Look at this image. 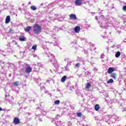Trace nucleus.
<instances>
[{
  "label": "nucleus",
  "instance_id": "obj_1",
  "mask_svg": "<svg viewBox=\"0 0 126 126\" xmlns=\"http://www.w3.org/2000/svg\"><path fill=\"white\" fill-rule=\"evenodd\" d=\"M48 57L50 58L49 59V62L52 63V64H53L55 67H57L59 65V64H58V62L56 61L55 55H54V54H51V55Z\"/></svg>",
  "mask_w": 126,
  "mask_h": 126
},
{
  "label": "nucleus",
  "instance_id": "obj_2",
  "mask_svg": "<svg viewBox=\"0 0 126 126\" xmlns=\"http://www.w3.org/2000/svg\"><path fill=\"white\" fill-rule=\"evenodd\" d=\"M33 32L35 34H40L42 31V28L39 25L35 24L33 26Z\"/></svg>",
  "mask_w": 126,
  "mask_h": 126
},
{
  "label": "nucleus",
  "instance_id": "obj_3",
  "mask_svg": "<svg viewBox=\"0 0 126 126\" xmlns=\"http://www.w3.org/2000/svg\"><path fill=\"white\" fill-rule=\"evenodd\" d=\"M36 112H38L39 114H43L44 116H46L47 115V112L46 111H44V108L43 107H41V108L40 109V107H37L36 108Z\"/></svg>",
  "mask_w": 126,
  "mask_h": 126
},
{
  "label": "nucleus",
  "instance_id": "obj_4",
  "mask_svg": "<svg viewBox=\"0 0 126 126\" xmlns=\"http://www.w3.org/2000/svg\"><path fill=\"white\" fill-rule=\"evenodd\" d=\"M32 71V68L30 67V65H28V66L25 68V72L26 73H30Z\"/></svg>",
  "mask_w": 126,
  "mask_h": 126
},
{
  "label": "nucleus",
  "instance_id": "obj_5",
  "mask_svg": "<svg viewBox=\"0 0 126 126\" xmlns=\"http://www.w3.org/2000/svg\"><path fill=\"white\" fill-rule=\"evenodd\" d=\"M115 70H116V68L112 67H109L107 70V73L111 74V73H113Z\"/></svg>",
  "mask_w": 126,
  "mask_h": 126
},
{
  "label": "nucleus",
  "instance_id": "obj_6",
  "mask_svg": "<svg viewBox=\"0 0 126 126\" xmlns=\"http://www.w3.org/2000/svg\"><path fill=\"white\" fill-rule=\"evenodd\" d=\"M13 123L15 124V125H19V124H20V120L19 119H18V118L15 117L13 120Z\"/></svg>",
  "mask_w": 126,
  "mask_h": 126
},
{
  "label": "nucleus",
  "instance_id": "obj_7",
  "mask_svg": "<svg viewBox=\"0 0 126 126\" xmlns=\"http://www.w3.org/2000/svg\"><path fill=\"white\" fill-rule=\"evenodd\" d=\"M35 116H36V117L35 118V120H37V119L39 123H42V122H43L42 118H41V114H38L37 115H35Z\"/></svg>",
  "mask_w": 126,
  "mask_h": 126
},
{
  "label": "nucleus",
  "instance_id": "obj_8",
  "mask_svg": "<svg viewBox=\"0 0 126 126\" xmlns=\"http://www.w3.org/2000/svg\"><path fill=\"white\" fill-rule=\"evenodd\" d=\"M75 5L79 6L82 4V0H75Z\"/></svg>",
  "mask_w": 126,
  "mask_h": 126
},
{
  "label": "nucleus",
  "instance_id": "obj_9",
  "mask_svg": "<svg viewBox=\"0 0 126 126\" xmlns=\"http://www.w3.org/2000/svg\"><path fill=\"white\" fill-rule=\"evenodd\" d=\"M74 31L76 33H79V31H80V27L77 26L74 28Z\"/></svg>",
  "mask_w": 126,
  "mask_h": 126
},
{
  "label": "nucleus",
  "instance_id": "obj_10",
  "mask_svg": "<svg viewBox=\"0 0 126 126\" xmlns=\"http://www.w3.org/2000/svg\"><path fill=\"white\" fill-rule=\"evenodd\" d=\"M9 22H10V16H7L5 19V23H6V24H8Z\"/></svg>",
  "mask_w": 126,
  "mask_h": 126
},
{
  "label": "nucleus",
  "instance_id": "obj_11",
  "mask_svg": "<svg viewBox=\"0 0 126 126\" xmlns=\"http://www.w3.org/2000/svg\"><path fill=\"white\" fill-rule=\"evenodd\" d=\"M62 122H61V121H57L56 122V126H64V125H63V124H62Z\"/></svg>",
  "mask_w": 126,
  "mask_h": 126
},
{
  "label": "nucleus",
  "instance_id": "obj_12",
  "mask_svg": "<svg viewBox=\"0 0 126 126\" xmlns=\"http://www.w3.org/2000/svg\"><path fill=\"white\" fill-rule=\"evenodd\" d=\"M70 18H71V19H74V20H76L77 19L76 15L73 14H70Z\"/></svg>",
  "mask_w": 126,
  "mask_h": 126
},
{
  "label": "nucleus",
  "instance_id": "obj_13",
  "mask_svg": "<svg viewBox=\"0 0 126 126\" xmlns=\"http://www.w3.org/2000/svg\"><path fill=\"white\" fill-rule=\"evenodd\" d=\"M32 27H27V28H24L25 29V31L26 32H29L30 31H31V29H32Z\"/></svg>",
  "mask_w": 126,
  "mask_h": 126
},
{
  "label": "nucleus",
  "instance_id": "obj_14",
  "mask_svg": "<svg viewBox=\"0 0 126 126\" xmlns=\"http://www.w3.org/2000/svg\"><path fill=\"white\" fill-rule=\"evenodd\" d=\"M91 74V72H89V71H87L85 73V75L86 77H89Z\"/></svg>",
  "mask_w": 126,
  "mask_h": 126
},
{
  "label": "nucleus",
  "instance_id": "obj_15",
  "mask_svg": "<svg viewBox=\"0 0 126 126\" xmlns=\"http://www.w3.org/2000/svg\"><path fill=\"white\" fill-rule=\"evenodd\" d=\"M110 77H111L112 78H113V79H116V75H117V74H116V73H111V74H110Z\"/></svg>",
  "mask_w": 126,
  "mask_h": 126
},
{
  "label": "nucleus",
  "instance_id": "obj_16",
  "mask_svg": "<svg viewBox=\"0 0 126 126\" xmlns=\"http://www.w3.org/2000/svg\"><path fill=\"white\" fill-rule=\"evenodd\" d=\"M0 65L1 68H4V62L2 61V60H0Z\"/></svg>",
  "mask_w": 126,
  "mask_h": 126
},
{
  "label": "nucleus",
  "instance_id": "obj_17",
  "mask_svg": "<svg viewBox=\"0 0 126 126\" xmlns=\"http://www.w3.org/2000/svg\"><path fill=\"white\" fill-rule=\"evenodd\" d=\"M99 109H100V106L99 105V104H96L94 106V110L95 111H98Z\"/></svg>",
  "mask_w": 126,
  "mask_h": 126
},
{
  "label": "nucleus",
  "instance_id": "obj_18",
  "mask_svg": "<svg viewBox=\"0 0 126 126\" xmlns=\"http://www.w3.org/2000/svg\"><path fill=\"white\" fill-rule=\"evenodd\" d=\"M120 56H121V52L120 51H118L115 54V57L116 58H119Z\"/></svg>",
  "mask_w": 126,
  "mask_h": 126
},
{
  "label": "nucleus",
  "instance_id": "obj_19",
  "mask_svg": "<svg viewBox=\"0 0 126 126\" xmlns=\"http://www.w3.org/2000/svg\"><path fill=\"white\" fill-rule=\"evenodd\" d=\"M66 76H63L61 79V82H64L66 79Z\"/></svg>",
  "mask_w": 126,
  "mask_h": 126
},
{
  "label": "nucleus",
  "instance_id": "obj_20",
  "mask_svg": "<svg viewBox=\"0 0 126 126\" xmlns=\"http://www.w3.org/2000/svg\"><path fill=\"white\" fill-rule=\"evenodd\" d=\"M19 40H20V41H25V40H26V37H25L24 36H21L19 37Z\"/></svg>",
  "mask_w": 126,
  "mask_h": 126
},
{
  "label": "nucleus",
  "instance_id": "obj_21",
  "mask_svg": "<svg viewBox=\"0 0 126 126\" xmlns=\"http://www.w3.org/2000/svg\"><path fill=\"white\" fill-rule=\"evenodd\" d=\"M91 86V84H90V83H87V84L86 85V89H89V88H90Z\"/></svg>",
  "mask_w": 126,
  "mask_h": 126
},
{
  "label": "nucleus",
  "instance_id": "obj_22",
  "mask_svg": "<svg viewBox=\"0 0 126 126\" xmlns=\"http://www.w3.org/2000/svg\"><path fill=\"white\" fill-rule=\"evenodd\" d=\"M31 9H32V10H36L37 9V7L32 5L31 6Z\"/></svg>",
  "mask_w": 126,
  "mask_h": 126
},
{
  "label": "nucleus",
  "instance_id": "obj_23",
  "mask_svg": "<svg viewBox=\"0 0 126 126\" xmlns=\"http://www.w3.org/2000/svg\"><path fill=\"white\" fill-rule=\"evenodd\" d=\"M117 49H119L120 51H123V49L122 48V46L121 45H118L117 46Z\"/></svg>",
  "mask_w": 126,
  "mask_h": 126
},
{
  "label": "nucleus",
  "instance_id": "obj_24",
  "mask_svg": "<svg viewBox=\"0 0 126 126\" xmlns=\"http://www.w3.org/2000/svg\"><path fill=\"white\" fill-rule=\"evenodd\" d=\"M32 50H34V51H35V50H37V45H33L32 48Z\"/></svg>",
  "mask_w": 126,
  "mask_h": 126
},
{
  "label": "nucleus",
  "instance_id": "obj_25",
  "mask_svg": "<svg viewBox=\"0 0 126 126\" xmlns=\"http://www.w3.org/2000/svg\"><path fill=\"white\" fill-rule=\"evenodd\" d=\"M77 116L79 118H81V116H82V113L81 112H78L77 113Z\"/></svg>",
  "mask_w": 126,
  "mask_h": 126
},
{
  "label": "nucleus",
  "instance_id": "obj_26",
  "mask_svg": "<svg viewBox=\"0 0 126 126\" xmlns=\"http://www.w3.org/2000/svg\"><path fill=\"white\" fill-rule=\"evenodd\" d=\"M113 82H114V80H113V79H110L107 81V83H113Z\"/></svg>",
  "mask_w": 126,
  "mask_h": 126
},
{
  "label": "nucleus",
  "instance_id": "obj_27",
  "mask_svg": "<svg viewBox=\"0 0 126 126\" xmlns=\"http://www.w3.org/2000/svg\"><path fill=\"white\" fill-rule=\"evenodd\" d=\"M60 100H56L55 102H54V103L56 104V105H59V104H60Z\"/></svg>",
  "mask_w": 126,
  "mask_h": 126
},
{
  "label": "nucleus",
  "instance_id": "obj_28",
  "mask_svg": "<svg viewBox=\"0 0 126 126\" xmlns=\"http://www.w3.org/2000/svg\"><path fill=\"white\" fill-rule=\"evenodd\" d=\"M75 66L77 68H78L80 66V63H77L75 65Z\"/></svg>",
  "mask_w": 126,
  "mask_h": 126
},
{
  "label": "nucleus",
  "instance_id": "obj_29",
  "mask_svg": "<svg viewBox=\"0 0 126 126\" xmlns=\"http://www.w3.org/2000/svg\"><path fill=\"white\" fill-rule=\"evenodd\" d=\"M100 28H102V29H104V28H106V25H103L102 24H101Z\"/></svg>",
  "mask_w": 126,
  "mask_h": 126
},
{
  "label": "nucleus",
  "instance_id": "obj_30",
  "mask_svg": "<svg viewBox=\"0 0 126 126\" xmlns=\"http://www.w3.org/2000/svg\"><path fill=\"white\" fill-rule=\"evenodd\" d=\"M122 9L124 11H126V5L123 6Z\"/></svg>",
  "mask_w": 126,
  "mask_h": 126
},
{
  "label": "nucleus",
  "instance_id": "obj_31",
  "mask_svg": "<svg viewBox=\"0 0 126 126\" xmlns=\"http://www.w3.org/2000/svg\"><path fill=\"white\" fill-rule=\"evenodd\" d=\"M14 86H18V82H15L14 83Z\"/></svg>",
  "mask_w": 126,
  "mask_h": 126
},
{
  "label": "nucleus",
  "instance_id": "obj_32",
  "mask_svg": "<svg viewBox=\"0 0 126 126\" xmlns=\"http://www.w3.org/2000/svg\"><path fill=\"white\" fill-rule=\"evenodd\" d=\"M51 37L55 39L56 38V34H53L51 36Z\"/></svg>",
  "mask_w": 126,
  "mask_h": 126
},
{
  "label": "nucleus",
  "instance_id": "obj_33",
  "mask_svg": "<svg viewBox=\"0 0 126 126\" xmlns=\"http://www.w3.org/2000/svg\"><path fill=\"white\" fill-rule=\"evenodd\" d=\"M70 107L72 110H74V107H73V105H70Z\"/></svg>",
  "mask_w": 126,
  "mask_h": 126
},
{
  "label": "nucleus",
  "instance_id": "obj_34",
  "mask_svg": "<svg viewBox=\"0 0 126 126\" xmlns=\"http://www.w3.org/2000/svg\"><path fill=\"white\" fill-rule=\"evenodd\" d=\"M100 58H101V59H104V54H102V55L100 56Z\"/></svg>",
  "mask_w": 126,
  "mask_h": 126
},
{
  "label": "nucleus",
  "instance_id": "obj_35",
  "mask_svg": "<svg viewBox=\"0 0 126 126\" xmlns=\"http://www.w3.org/2000/svg\"><path fill=\"white\" fill-rule=\"evenodd\" d=\"M38 66H42V63H39L38 64Z\"/></svg>",
  "mask_w": 126,
  "mask_h": 126
},
{
  "label": "nucleus",
  "instance_id": "obj_36",
  "mask_svg": "<svg viewBox=\"0 0 126 126\" xmlns=\"http://www.w3.org/2000/svg\"><path fill=\"white\" fill-rule=\"evenodd\" d=\"M9 32L10 33H13V32H12V30L10 29Z\"/></svg>",
  "mask_w": 126,
  "mask_h": 126
},
{
  "label": "nucleus",
  "instance_id": "obj_37",
  "mask_svg": "<svg viewBox=\"0 0 126 126\" xmlns=\"http://www.w3.org/2000/svg\"><path fill=\"white\" fill-rule=\"evenodd\" d=\"M59 117H60V116L58 115L56 117V119H59Z\"/></svg>",
  "mask_w": 126,
  "mask_h": 126
},
{
  "label": "nucleus",
  "instance_id": "obj_38",
  "mask_svg": "<svg viewBox=\"0 0 126 126\" xmlns=\"http://www.w3.org/2000/svg\"><path fill=\"white\" fill-rule=\"evenodd\" d=\"M68 126H72L71 125V123H69V124H68Z\"/></svg>",
  "mask_w": 126,
  "mask_h": 126
},
{
  "label": "nucleus",
  "instance_id": "obj_39",
  "mask_svg": "<svg viewBox=\"0 0 126 126\" xmlns=\"http://www.w3.org/2000/svg\"><path fill=\"white\" fill-rule=\"evenodd\" d=\"M100 18H104V16L101 15V16L100 17Z\"/></svg>",
  "mask_w": 126,
  "mask_h": 126
},
{
  "label": "nucleus",
  "instance_id": "obj_40",
  "mask_svg": "<svg viewBox=\"0 0 126 126\" xmlns=\"http://www.w3.org/2000/svg\"><path fill=\"white\" fill-rule=\"evenodd\" d=\"M45 43H49L50 44H52V42H50L49 41H45Z\"/></svg>",
  "mask_w": 126,
  "mask_h": 126
},
{
  "label": "nucleus",
  "instance_id": "obj_41",
  "mask_svg": "<svg viewBox=\"0 0 126 126\" xmlns=\"http://www.w3.org/2000/svg\"><path fill=\"white\" fill-rule=\"evenodd\" d=\"M57 91H58V92H61V90L57 89Z\"/></svg>",
  "mask_w": 126,
  "mask_h": 126
},
{
  "label": "nucleus",
  "instance_id": "obj_42",
  "mask_svg": "<svg viewBox=\"0 0 126 126\" xmlns=\"http://www.w3.org/2000/svg\"><path fill=\"white\" fill-rule=\"evenodd\" d=\"M54 46H57V42L54 43Z\"/></svg>",
  "mask_w": 126,
  "mask_h": 126
},
{
  "label": "nucleus",
  "instance_id": "obj_43",
  "mask_svg": "<svg viewBox=\"0 0 126 126\" xmlns=\"http://www.w3.org/2000/svg\"><path fill=\"white\" fill-rule=\"evenodd\" d=\"M63 104H64V105H65L66 104V101H63Z\"/></svg>",
  "mask_w": 126,
  "mask_h": 126
},
{
  "label": "nucleus",
  "instance_id": "obj_44",
  "mask_svg": "<svg viewBox=\"0 0 126 126\" xmlns=\"http://www.w3.org/2000/svg\"><path fill=\"white\" fill-rule=\"evenodd\" d=\"M123 19H124V21H126V17L125 18H124Z\"/></svg>",
  "mask_w": 126,
  "mask_h": 126
},
{
  "label": "nucleus",
  "instance_id": "obj_45",
  "mask_svg": "<svg viewBox=\"0 0 126 126\" xmlns=\"http://www.w3.org/2000/svg\"><path fill=\"white\" fill-rule=\"evenodd\" d=\"M94 70H97V68H96V67H94Z\"/></svg>",
  "mask_w": 126,
  "mask_h": 126
},
{
  "label": "nucleus",
  "instance_id": "obj_46",
  "mask_svg": "<svg viewBox=\"0 0 126 126\" xmlns=\"http://www.w3.org/2000/svg\"><path fill=\"white\" fill-rule=\"evenodd\" d=\"M0 111H2V108H1L0 107Z\"/></svg>",
  "mask_w": 126,
  "mask_h": 126
},
{
  "label": "nucleus",
  "instance_id": "obj_47",
  "mask_svg": "<svg viewBox=\"0 0 126 126\" xmlns=\"http://www.w3.org/2000/svg\"><path fill=\"white\" fill-rule=\"evenodd\" d=\"M95 19L96 20H98V18L97 17V16L95 17Z\"/></svg>",
  "mask_w": 126,
  "mask_h": 126
},
{
  "label": "nucleus",
  "instance_id": "obj_48",
  "mask_svg": "<svg viewBox=\"0 0 126 126\" xmlns=\"http://www.w3.org/2000/svg\"><path fill=\"white\" fill-rule=\"evenodd\" d=\"M34 58H36V57H37V55H35L33 56Z\"/></svg>",
  "mask_w": 126,
  "mask_h": 126
},
{
  "label": "nucleus",
  "instance_id": "obj_49",
  "mask_svg": "<svg viewBox=\"0 0 126 126\" xmlns=\"http://www.w3.org/2000/svg\"><path fill=\"white\" fill-rule=\"evenodd\" d=\"M9 77H11V74H9Z\"/></svg>",
  "mask_w": 126,
  "mask_h": 126
},
{
  "label": "nucleus",
  "instance_id": "obj_50",
  "mask_svg": "<svg viewBox=\"0 0 126 126\" xmlns=\"http://www.w3.org/2000/svg\"><path fill=\"white\" fill-rule=\"evenodd\" d=\"M85 54H87V51H85Z\"/></svg>",
  "mask_w": 126,
  "mask_h": 126
},
{
  "label": "nucleus",
  "instance_id": "obj_51",
  "mask_svg": "<svg viewBox=\"0 0 126 126\" xmlns=\"http://www.w3.org/2000/svg\"><path fill=\"white\" fill-rule=\"evenodd\" d=\"M40 106L42 107V102L41 103H40Z\"/></svg>",
  "mask_w": 126,
  "mask_h": 126
},
{
  "label": "nucleus",
  "instance_id": "obj_52",
  "mask_svg": "<svg viewBox=\"0 0 126 126\" xmlns=\"http://www.w3.org/2000/svg\"><path fill=\"white\" fill-rule=\"evenodd\" d=\"M15 45H17V42H15Z\"/></svg>",
  "mask_w": 126,
  "mask_h": 126
},
{
  "label": "nucleus",
  "instance_id": "obj_53",
  "mask_svg": "<svg viewBox=\"0 0 126 126\" xmlns=\"http://www.w3.org/2000/svg\"><path fill=\"white\" fill-rule=\"evenodd\" d=\"M43 4H43V3H42L40 4V5L42 6V5H43Z\"/></svg>",
  "mask_w": 126,
  "mask_h": 126
},
{
  "label": "nucleus",
  "instance_id": "obj_54",
  "mask_svg": "<svg viewBox=\"0 0 126 126\" xmlns=\"http://www.w3.org/2000/svg\"><path fill=\"white\" fill-rule=\"evenodd\" d=\"M112 48H115V45L112 46Z\"/></svg>",
  "mask_w": 126,
  "mask_h": 126
},
{
  "label": "nucleus",
  "instance_id": "obj_55",
  "mask_svg": "<svg viewBox=\"0 0 126 126\" xmlns=\"http://www.w3.org/2000/svg\"><path fill=\"white\" fill-rule=\"evenodd\" d=\"M65 70H67V69L66 68V67H65Z\"/></svg>",
  "mask_w": 126,
  "mask_h": 126
},
{
  "label": "nucleus",
  "instance_id": "obj_56",
  "mask_svg": "<svg viewBox=\"0 0 126 126\" xmlns=\"http://www.w3.org/2000/svg\"><path fill=\"white\" fill-rule=\"evenodd\" d=\"M28 115H29V116H30V115H31V113H29Z\"/></svg>",
  "mask_w": 126,
  "mask_h": 126
},
{
  "label": "nucleus",
  "instance_id": "obj_57",
  "mask_svg": "<svg viewBox=\"0 0 126 126\" xmlns=\"http://www.w3.org/2000/svg\"><path fill=\"white\" fill-rule=\"evenodd\" d=\"M29 4H31V2H29Z\"/></svg>",
  "mask_w": 126,
  "mask_h": 126
},
{
  "label": "nucleus",
  "instance_id": "obj_58",
  "mask_svg": "<svg viewBox=\"0 0 126 126\" xmlns=\"http://www.w3.org/2000/svg\"><path fill=\"white\" fill-rule=\"evenodd\" d=\"M1 64H2V65H3V64H2V63H1Z\"/></svg>",
  "mask_w": 126,
  "mask_h": 126
},
{
  "label": "nucleus",
  "instance_id": "obj_59",
  "mask_svg": "<svg viewBox=\"0 0 126 126\" xmlns=\"http://www.w3.org/2000/svg\"><path fill=\"white\" fill-rule=\"evenodd\" d=\"M103 38H106V36H103Z\"/></svg>",
  "mask_w": 126,
  "mask_h": 126
},
{
  "label": "nucleus",
  "instance_id": "obj_60",
  "mask_svg": "<svg viewBox=\"0 0 126 126\" xmlns=\"http://www.w3.org/2000/svg\"><path fill=\"white\" fill-rule=\"evenodd\" d=\"M47 82H49V80H47Z\"/></svg>",
  "mask_w": 126,
  "mask_h": 126
},
{
  "label": "nucleus",
  "instance_id": "obj_61",
  "mask_svg": "<svg viewBox=\"0 0 126 126\" xmlns=\"http://www.w3.org/2000/svg\"><path fill=\"white\" fill-rule=\"evenodd\" d=\"M68 0V1H69V0Z\"/></svg>",
  "mask_w": 126,
  "mask_h": 126
},
{
  "label": "nucleus",
  "instance_id": "obj_62",
  "mask_svg": "<svg viewBox=\"0 0 126 126\" xmlns=\"http://www.w3.org/2000/svg\"><path fill=\"white\" fill-rule=\"evenodd\" d=\"M54 28H56L55 27Z\"/></svg>",
  "mask_w": 126,
  "mask_h": 126
},
{
  "label": "nucleus",
  "instance_id": "obj_63",
  "mask_svg": "<svg viewBox=\"0 0 126 126\" xmlns=\"http://www.w3.org/2000/svg\"><path fill=\"white\" fill-rule=\"evenodd\" d=\"M53 111H55V110H53Z\"/></svg>",
  "mask_w": 126,
  "mask_h": 126
}]
</instances>
